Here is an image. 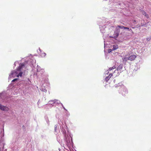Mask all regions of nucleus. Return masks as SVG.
I'll return each instance as SVG.
<instances>
[{"label":"nucleus","instance_id":"f257e3e1","mask_svg":"<svg viewBox=\"0 0 151 151\" xmlns=\"http://www.w3.org/2000/svg\"><path fill=\"white\" fill-rule=\"evenodd\" d=\"M24 66V64L22 63L19 65L18 68L17 69L16 71H12L11 73L9 75V78H11L12 77H14L16 76H17V74L18 73V71H20V69L21 68H23Z\"/></svg>","mask_w":151,"mask_h":151},{"label":"nucleus","instance_id":"f03ea898","mask_svg":"<svg viewBox=\"0 0 151 151\" xmlns=\"http://www.w3.org/2000/svg\"><path fill=\"white\" fill-rule=\"evenodd\" d=\"M120 32V29L118 28L117 27H116V29L114 32L113 36L111 37L115 39L118 36Z\"/></svg>","mask_w":151,"mask_h":151},{"label":"nucleus","instance_id":"7ed1b4c3","mask_svg":"<svg viewBox=\"0 0 151 151\" xmlns=\"http://www.w3.org/2000/svg\"><path fill=\"white\" fill-rule=\"evenodd\" d=\"M60 103V101H58L57 100L55 99L53 100H50L49 101V104H51L53 106L54 104H59Z\"/></svg>","mask_w":151,"mask_h":151},{"label":"nucleus","instance_id":"20e7f679","mask_svg":"<svg viewBox=\"0 0 151 151\" xmlns=\"http://www.w3.org/2000/svg\"><path fill=\"white\" fill-rule=\"evenodd\" d=\"M0 110L5 111H7L9 110V109L8 107L3 106L0 104Z\"/></svg>","mask_w":151,"mask_h":151},{"label":"nucleus","instance_id":"39448f33","mask_svg":"<svg viewBox=\"0 0 151 151\" xmlns=\"http://www.w3.org/2000/svg\"><path fill=\"white\" fill-rule=\"evenodd\" d=\"M136 56L134 55H132L130 56L128 58V60L131 61L134 60L136 58Z\"/></svg>","mask_w":151,"mask_h":151},{"label":"nucleus","instance_id":"423d86ee","mask_svg":"<svg viewBox=\"0 0 151 151\" xmlns=\"http://www.w3.org/2000/svg\"><path fill=\"white\" fill-rule=\"evenodd\" d=\"M22 68H21L20 69V71H18V73L17 74V77H19V76H22V72L21 71V69Z\"/></svg>","mask_w":151,"mask_h":151},{"label":"nucleus","instance_id":"0eeeda50","mask_svg":"<svg viewBox=\"0 0 151 151\" xmlns=\"http://www.w3.org/2000/svg\"><path fill=\"white\" fill-rule=\"evenodd\" d=\"M112 76V74L111 73L110 74H109V76H108L106 77V78L105 79V80L106 81H107L109 79L111 78V77Z\"/></svg>","mask_w":151,"mask_h":151},{"label":"nucleus","instance_id":"6e6552de","mask_svg":"<svg viewBox=\"0 0 151 151\" xmlns=\"http://www.w3.org/2000/svg\"><path fill=\"white\" fill-rule=\"evenodd\" d=\"M142 14L145 16L147 18H149L148 15L147 14V13L145 12L144 11H142Z\"/></svg>","mask_w":151,"mask_h":151},{"label":"nucleus","instance_id":"1a4fd4ad","mask_svg":"<svg viewBox=\"0 0 151 151\" xmlns=\"http://www.w3.org/2000/svg\"><path fill=\"white\" fill-rule=\"evenodd\" d=\"M113 48L112 49V50H116L118 48V46L117 45H113Z\"/></svg>","mask_w":151,"mask_h":151},{"label":"nucleus","instance_id":"9d476101","mask_svg":"<svg viewBox=\"0 0 151 151\" xmlns=\"http://www.w3.org/2000/svg\"><path fill=\"white\" fill-rule=\"evenodd\" d=\"M128 58L127 57L123 58H122V60L124 62H126L128 60Z\"/></svg>","mask_w":151,"mask_h":151},{"label":"nucleus","instance_id":"9b49d317","mask_svg":"<svg viewBox=\"0 0 151 151\" xmlns=\"http://www.w3.org/2000/svg\"><path fill=\"white\" fill-rule=\"evenodd\" d=\"M122 68V65H119L117 68L118 70H121Z\"/></svg>","mask_w":151,"mask_h":151},{"label":"nucleus","instance_id":"f8f14e48","mask_svg":"<svg viewBox=\"0 0 151 151\" xmlns=\"http://www.w3.org/2000/svg\"><path fill=\"white\" fill-rule=\"evenodd\" d=\"M117 28L119 27L120 28H121L122 29H124V27L123 26H120V25H118L117 27Z\"/></svg>","mask_w":151,"mask_h":151},{"label":"nucleus","instance_id":"ddd939ff","mask_svg":"<svg viewBox=\"0 0 151 151\" xmlns=\"http://www.w3.org/2000/svg\"><path fill=\"white\" fill-rule=\"evenodd\" d=\"M115 68H116V67L115 66H113V67H112L111 68H110L109 69V71H110L111 70H112V69H115Z\"/></svg>","mask_w":151,"mask_h":151},{"label":"nucleus","instance_id":"4468645a","mask_svg":"<svg viewBox=\"0 0 151 151\" xmlns=\"http://www.w3.org/2000/svg\"><path fill=\"white\" fill-rule=\"evenodd\" d=\"M42 91L45 92H46L47 91V90L44 88H44H42Z\"/></svg>","mask_w":151,"mask_h":151},{"label":"nucleus","instance_id":"2eb2a0df","mask_svg":"<svg viewBox=\"0 0 151 151\" xmlns=\"http://www.w3.org/2000/svg\"><path fill=\"white\" fill-rule=\"evenodd\" d=\"M146 23L145 22H144L143 23H141V26H143L145 25H146Z\"/></svg>","mask_w":151,"mask_h":151},{"label":"nucleus","instance_id":"dca6fc26","mask_svg":"<svg viewBox=\"0 0 151 151\" xmlns=\"http://www.w3.org/2000/svg\"><path fill=\"white\" fill-rule=\"evenodd\" d=\"M112 50H113L112 49H109L108 50V52L109 53H110V52H111Z\"/></svg>","mask_w":151,"mask_h":151},{"label":"nucleus","instance_id":"f3484780","mask_svg":"<svg viewBox=\"0 0 151 151\" xmlns=\"http://www.w3.org/2000/svg\"><path fill=\"white\" fill-rule=\"evenodd\" d=\"M124 29H127L129 30H132L131 29H129V28L127 27H124Z\"/></svg>","mask_w":151,"mask_h":151},{"label":"nucleus","instance_id":"a211bd4d","mask_svg":"<svg viewBox=\"0 0 151 151\" xmlns=\"http://www.w3.org/2000/svg\"><path fill=\"white\" fill-rule=\"evenodd\" d=\"M17 79H17V78L14 79L12 81V82H14V81H17Z\"/></svg>","mask_w":151,"mask_h":151},{"label":"nucleus","instance_id":"6ab92c4d","mask_svg":"<svg viewBox=\"0 0 151 151\" xmlns=\"http://www.w3.org/2000/svg\"><path fill=\"white\" fill-rule=\"evenodd\" d=\"M149 23V22H147V24L145 26V27H148V24Z\"/></svg>","mask_w":151,"mask_h":151},{"label":"nucleus","instance_id":"aec40b11","mask_svg":"<svg viewBox=\"0 0 151 151\" xmlns=\"http://www.w3.org/2000/svg\"><path fill=\"white\" fill-rule=\"evenodd\" d=\"M61 104V105H62V106H63V108L64 109H65V107L63 106V105L62 104Z\"/></svg>","mask_w":151,"mask_h":151},{"label":"nucleus","instance_id":"412c9836","mask_svg":"<svg viewBox=\"0 0 151 151\" xmlns=\"http://www.w3.org/2000/svg\"><path fill=\"white\" fill-rule=\"evenodd\" d=\"M150 40V39H149V38H147V40L148 41H149Z\"/></svg>","mask_w":151,"mask_h":151},{"label":"nucleus","instance_id":"4be33fe9","mask_svg":"<svg viewBox=\"0 0 151 151\" xmlns=\"http://www.w3.org/2000/svg\"><path fill=\"white\" fill-rule=\"evenodd\" d=\"M56 126V127H55V131H56V128L57 127L56 126Z\"/></svg>","mask_w":151,"mask_h":151},{"label":"nucleus","instance_id":"5701e85b","mask_svg":"<svg viewBox=\"0 0 151 151\" xmlns=\"http://www.w3.org/2000/svg\"><path fill=\"white\" fill-rule=\"evenodd\" d=\"M44 56H45L46 55V54L45 53H44Z\"/></svg>","mask_w":151,"mask_h":151},{"label":"nucleus","instance_id":"b1692460","mask_svg":"<svg viewBox=\"0 0 151 151\" xmlns=\"http://www.w3.org/2000/svg\"><path fill=\"white\" fill-rule=\"evenodd\" d=\"M149 25H150V26H151V23H150L149 24Z\"/></svg>","mask_w":151,"mask_h":151},{"label":"nucleus","instance_id":"393cba45","mask_svg":"<svg viewBox=\"0 0 151 151\" xmlns=\"http://www.w3.org/2000/svg\"><path fill=\"white\" fill-rule=\"evenodd\" d=\"M122 34V33H120V35H121Z\"/></svg>","mask_w":151,"mask_h":151}]
</instances>
